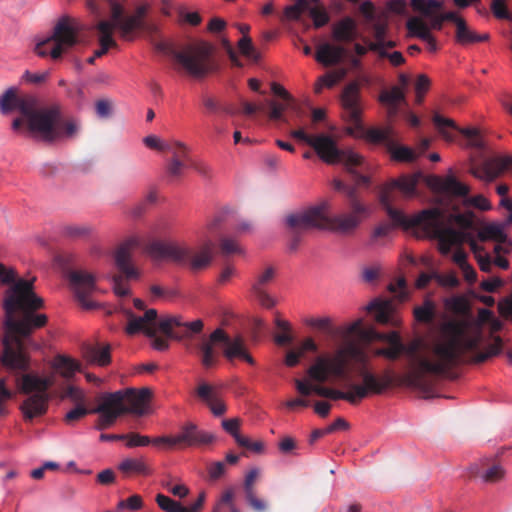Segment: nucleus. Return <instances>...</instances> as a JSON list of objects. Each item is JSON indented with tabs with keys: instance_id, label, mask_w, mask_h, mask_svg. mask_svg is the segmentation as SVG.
<instances>
[{
	"instance_id": "nucleus-1",
	"label": "nucleus",
	"mask_w": 512,
	"mask_h": 512,
	"mask_svg": "<svg viewBox=\"0 0 512 512\" xmlns=\"http://www.w3.org/2000/svg\"><path fill=\"white\" fill-rule=\"evenodd\" d=\"M15 277L14 270L0 264V280L12 284L3 301L5 336L2 363L12 370L28 371L30 357L25 351L24 340L35 329L44 327L48 318L45 314L36 313L44 307V300L34 292L35 279L15 281Z\"/></svg>"
},
{
	"instance_id": "nucleus-2",
	"label": "nucleus",
	"mask_w": 512,
	"mask_h": 512,
	"mask_svg": "<svg viewBox=\"0 0 512 512\" xmlns=\"http://www.w3.org/2000/svg\"><path fill=\"white\" fill-rule=\"evenodd\" d=\"M480 341V333L469 332L465 322L450 321L444 325L441 336L431 344L429 348L431 358L419 355L421 340L415 339L409 344L403 343V354L409 358L406 382L423 392H428L426 373L447 374L467 352L476 350Z\"/></svg>"
},
{
	"instance_id": "nucleus-3",
	"label": "nucleus",
	"mask_w": 512,
	"mask_h": 512,
	"mask_svg": "<svg viewBox=\"0 0 512 512\" xmlns=\"http://www.w3.org/2000/svg\"><path fill=\"white\" fill-rule=\"evenodd\" d=\"M420 177V173L403 175L382 187L379 200L388 216L393 221V224L382 223L378 225L375 227L372 237H386L393 230L394 226H402L406 229L420 227L428 237L438 241L440 253L448 255L450 253V247L454 244L461 243L465 235L445 223V212L441 208L425 209L409 218L403 212L392 206L393 202L396 201V191H400L405 197H412L416 194V187Z\"/></svg>"
},
{
	"instance_id": "nucleus-4",
	"label": "nucleus",
	"mask_w": 512,
	"mask_h": 512,
	"mask_svg": "<svg viewBox=\"0 0 512 512\" xmlns=\"http://www.w3.org/2000/svg\"><path fill=\"white\" fill-rule=\"evenodd\" d=\"M307 375L314 383L295 379V387L301 396L307 397L312 393L331 400H345L352 405L358 404L369 395H380L393 384V376L386 372L378 376L367 368L362 367L359 375L362 384H349L348 391L323 386L330 378L346 379L348 375V358L343 350L333 356H319L308 368Z\"/></svg>"
},
{
	"instance_id": "nucleus-5",
	"label": "nucleus",
	"mask_w": 512,
	"mask_h": 512,
	"mask_svg": "<svg viewBox=\"0 0 512 512\" xmlns=\"http://www.w3.org/2000/svg\"><path fill=\"white\" fill-rule=\"evenodd\" d=\"M16 109L26 119V128L23 131L37 141L51 144L72 139L79 132L78 121L65 118L62 106L58 103L39 106L34 96H17Z\"/></svg>"
},
{
	"instance_id": "nucleus-6",
	"label": "nucleus",
	"mask_w": 512,
	"mask_h": 512,
	"mask_svg": "<svg viewBox=\"0 0 512 512\" xmlns=\"http://www.w3.org/2000/svg\"><path fill=\"white\" fill-rule=\"evenodd\" d=\"M204 327L201 319L183 322L181 317H167L158 322V328L168 338L180 341L185 349L195 354L205 369L215 367L220 360L217 348L227 341V333L217 328L210 335H200Z\"/></svg>"
},
{
	"instance_id": "nucleus-7",
	"label": "nucleus",
	"mask_w": 512,
	"mask_h": 512,
	"mask_svg": "<svg viewBox=\"0 0 512 512\" xmlns=\"http://www.w3.org/2000/svg\"><path fill=\"white\" fill-rule=\"evenodd\" d=\"M125 0H88L90 10L100 17L106 8H110L111 21L100 20L94 29L98 34L100 48L95 51V57L105 55L109 48L116 47L117 43L113 38V32L117 28L124 39H132L134 32L145 29V16L148 11L146 5L136 8L134 14L125 15L123 2Z\"/></svg>"
},
{
	"instance_id": "nucleus-8",
	"label": "nucleus",
	"mask_w": 512,
	"mask_h": 512,
	"mask_svg": "<svg viewBox=\"0 0 512 512\" xmlns=\"http://www.w3.org/2000/svg\"><path fill=\"white\" fill-rule=\"evenodd\" d=\"M151 395L152 393L148 388L140 390L128 388L108 393L103 397L101 404L91 409V413L100 414L103 420L106 421V424L112 426L122 414L133 413L143 415Z\"/></svg>"
},
{
	"instance_id": "nucleus-9",
	"label": "nucleus",
	"mask_w": 512,
	"mask_h": 512,
	"mask_svg": "<svg viewBox=\"0 0 512 512\" xmlns=\"http://www.w3.org/2000/svg\"><path fill=\"white\" fill-rule=\"evenodd\" d=\"M212 247L211 241H208L197 250L174 242L153 241L148 245L147 251L156 259L169 260L196 272L210 265L212 261Z\"/></svg>"
},
{
	"instance_id": "nucleus-10",
	"label": "nucleus",
	"mask_w": 512,
	"mask_h": 512,
	"mask_svg": "<svg viewBox=\"0 0 512 512\" xmlns=\"http://www.w3.org/2000/svg\"><path fill=\"white\" fill-rule=\"evenodd\" d=\"M360 35L358 24L351 16H345L332 25L331 37L335 44L323 43L317 47L315 59L325 67L341 63L349 55L348 46Z\"/></svg>"
},
{
	"instance_id": "nucleus-11",
	"label": "nucleus",
	"mask_w": 512,
	"mask_h": 512,
	"mask_svg": "<svg viewBox=\"0 0 512 512\" xmlns=\"http://www.w3.org/2000/svg\"><path fill=\"white\" fill-rule=\"evenodd\" d=\"M178 65L179 71L201 79L213 72L216 67L215 47L206 41H193L180 50L167 51Z\"/></svg>"
},
{
	"instance_id": "nucleus-12",
	"label": "nucleus",
	"mask_w": 512,
	"mask_h": 512,
	"mask_svg": "<svg viewBox=\"0 0 512 512\" xmlns=\"http://www.w3.org/2000/svg\"><path fill=\"white\" fill-rule=\"evenodd\" d=\"M348 210L334 216H329L330 204L323 201L313 209H318L321 220L319 229H327L341 235H352L361 225L364 219L369 216V208L360 199H352L347 202Z\"/></svg>"
},
{
	"instance_id": "nucleus-13",
	"label": "nucleus",
	"mask_w": 512,
	"mask_h": 512,
	"mask_svg": "<svg viewBox=\"0 0 512 512\" xmlns=\"http://www.w3.org/2000/svg\"><path fill=\"white\" fill-rule=\"evenodd\" d=\"M54 385L51 377H40L34 373L22 375L20 382V392L31 394L22 403L20 409L26 421H31L35 417L46 414L50 395L48 390Z\"/></svg>"
},
{
	"instance_id": "nucleus-14",
	"label": "nucleus",
	"mask_w": 512,
	"mask_h": 512,
	"mask_svg": "<svg viewBox=\"0 0 512 512\" xmlns=\"http://www.w3.org/2000/svg\"><path fill=\"white\" fill-rule=\"evenodd\" d=\"M82 30L83 26L75 19L62 17L52 35L37 43L35 51L41 57L50 55L54 60L59 59L63 52L79 43Z\"/></svg>"
},
{
	"instance_id": "nucleus-15",
	"label": "nucleus",
	"mask_w": 512,
	"mask_h": 512,
	"mask_svg": "<svg viewBox=\"0 0 512 512\" xmlns=\"http://www.w3.org/2000/svg\"><path fill=\"white\" fill-rule=\"evenodd\" d=\"M141 240L137 236H132L125 240L117 249L115 253V263L121 273L113 277L114 292L118 296H127L130 293L128 285L124 282L126 280L137 279L139 273L132 265L131 256L132 251L139 247Z\"/></svg>"
},
{
	"instance_id": "nucleus-16",
	"label": "nucleus",
	"mask_w": 512,
	"mask_h": 512,
	"mask_svg": "<svg viewBox=\"0 0 512 512\" xmlns=\"http://www.w3.org/2000/svg\"><path fill=\"white\" fill-rule=\"evenodd\" d=\"M310 146L317 156L327 164L342 163L345 166L361 165L362 157L350 150L338 148L336 140L328 134L320 133L313 137Z\"/></svg>"
},
{
	"instance_id": "nucleus-17",
	"label": "nucleus",
	"mask_w": 512,
	"mask_h": 512,
	"mask_svg": "<svg viewBox=\"0 0 512 512\" xmlns=\"http://www.w3.org/2000/svg\"><path fill=\"white\" fill-rule=\"evenodd\" d=\"M323 218L318 209L312 207L286 217V224L290 229L291 239L289 249L294 251L301 242L302 235L310 229H319Z\"/></svg>"
},
{
	"instance_id": "nucleus-18",
	"label": "nucleus",
	"mask_w": 512,
	"mask_h": 512,
	"mask_svg": "<svg viewBox=\"0 0 512 512\" xmlns=\"http://www.w3.org/2000/svg\"><path fill=\"white\" fill-rule=\"evenodd\" d=\"M369 85L370 77L366 74H359L357 79L348 83L341 94L342 107L347 115L348 121L354 125L361 123L360 87Z\"/></svg>"
},
{
	"instance_id": "nucleus-19",
	"label": "nucleus",
	"mask_w": 512,
	"mask_h": 512,
	"mask_svg": "<svg viewBox=\"0 0 512 512\" xmlns=\"http://www.w3.org/2000/svg\"><path fill=\"white\" fill-rule=\"evenodd\" d=\"M366 137L374 144H383L395 161L410 163L414 162L418 157L412 148L398 146L391 136L390 129L371 128L367 131Z\"/></svg>"
},
{
	"instance_id": "nucleus-20",
	"label": "nucleus",
	"mask_w": 512,
	"mask_h": 512,
	"mask_svg": "<svg viewBox=\"0 0 512 512\" xmlns=\"http://www.w3.org/2000/svg\"><path fill=\"white\" fill-rule=\"evenodd\" d=\"M68 279L80 305L84 309H93L95 304L89 297L97 289L96 276L86 270L75 269L69 271Z\"/></svg>"
},
{
	"instance_id": "nucleus-21",
	"label": "nucleus",
	"mask_w": 512,
	"mask_h": 512,
	"mask_svg": "<svg viewBox=\"0 0 512 512\" xmlns=\"http://www.w3.org/2000/svg\"><path fill=\"white\" fill-rule=\"evenodd\" d=\"M433 124L438 130L439 134L448 142H452L454 140V135L450 132V130L459 131L464 137H466L469 141V146L472 148H476L479 150L484 149L485 144L480 135V132L476 128H459L456 123L450 119L445 118L439 113H435L432 117Z\"/></svg>"
},
{
	"instance_id": "nucleus-22",
	"label": "nucleus",
	"mask_w": 512,
	"mask_h": 512,
	"mask_svg": "<svg viewBox=\"0 0 512 512\" xmlns=\"http://www.w3.org/2000/svg\"><path fill=\"white\" fill-rule=\"evenodd\" d=\"M427 185L436 193L445 197H466L470 189L467 185L459 182L453 175L446 177L430 176L427 178Z\"/></svg>"
},
{
	"instance_id": "nucleus-23",
	"label": "nucleus",
	"mask_w": 512,
	"mask_h": 512,
	"mask_svg": "<svg viewBox=\"0 0 512 512\" xmlns=\"http://www.w3.org/2000/svg\"><path fill=\"white\" fill-rule=\"evenodd\" d=\"M127 326L125 331L128 335H135L143 332L148 337H154L156 335V321L157 311L155 309H148L145 311L143 316H136L132 311H127Z\"/></svg>"
},
{
	"instance_id": "nucleus-24",
	"label": "nucleus",
	"mask_w": 512,
	"mask_h": 512,
	"mask_svg": "<svg viewBox=\"0 0 512 512\" xmlns=\"http://www.w3.org/2000/svg\"><path fill=\"white\" fill-rule=\"evenodd\" d=\"M215 440V435L200 429L195 423L187 422L177 434L178 447L208 445Z\"/></svg>"
},
{
	"instance_id": "nucleus-25",
	"label": "nucleus",
	"mask_w": 512,
	"mask_h": 512,
	"mask_svg": "<svg viewBox=\"0 0 512 512\" xmlns=\"http://www.w3.org/2000/svg\"><path fill=\"white\" fill-rule=\"evenodd\" d=\"M512 166V157H497L472 167L470 173L481 180L491 182L498 178L508 167Z\"/></svg>"
},
{
	"instance_id": "nucleus-26",
	"label": "nucleus",
	"mask_w": 512,
	"mask_h": 512,
	"mask_svg": "<svg viewBox=\"0 0 512 512\" xmlns=\"http://www.w3.org/2000/svg\"><path fill=\"white\" fill-rule=\"evenodd\" d=\"M367 311L374 313L378 323L390 326H399L400 319L395 313L391 300L374 299L368 306Z\"/></svg>"
},
{
	"instance_id": "nucleus-27",
	"label": "nucleus",
	"mask_w": 512,
	"mask_h": 512,
	"mask_svg": "<svg viewBox=\"0 0 512 512\" xmlns=\"http://www.w3.org/2000/svg\"><path fill=\"white\" fill-rule=\"evenodd\" d=\"M275 274L276 271L273 267H267L257 276L252 285L253 294L259 303L267 309H271L276 305V301L265 290V286L273 281Z\"/></svg>"
},
{
	"instance_id": "nucleus-28",
	"label": "nucleus",
	"mask_w": 512,
	"mask_h": 512,
	"mask_svg": "<svg viewBox=\"0 0 512 512\" xmlns=\"http://www.w3.org/2000/svg\"><path fill=\"white\" fill-rule=\"evenodd\" d=\"M223 346V354L228 361H233L234 359L238 358L246 361L251 365L254 364V359L247 352L244 339L241 336H237L232 339L227 335V341H223Z\"/></svg>"
},
{
	"instance_id": "nucleus-29",
	"label": "nucleus",
	"mask_w": 512,
	"mask_h": 512,
	"mask_svg": "<svg viewBox=\"0 0 512 512\" xmlns=\"http://www.w3.org/2000/svg\"><path fill=\"white\" fill-rule=\"evenodd\" d=\"M111 347L109 344L106 345H84L82 348L83 357L90 363L98 366H106L111 361L110 355Z\"/></svg>"
},
{
	"instance_id": "nucleus-30",
	"label": "nucleus",
	"mask_w": 512,
	"mask_h": 512,
	"mask_svg": "<svg viewBox=\"0 0 512 512\" xmlns=\"http://www.w3.org/2000/svg\"><path fill=\"white\" fill-rule=\"evenodd\" d=\"M489 38L490 35L488 33H477L466 21H459L458 27L455 29V41L462 46L486 42Z\"/></svg>"
},
{
	"instance_id": "nucleus-31",
	"label": "nucleus",
	"mask_w": 512,
	"mask_h": 512,
	"mask_svg": "<svg viewBox=\"0 0 512 512\" xmlns=\"http://www.w3.org/2000/svg\"><path fill=\"white\" fill-rule=\"evenodd\" d=\"M197 395L207 404L215 416H221L225 413L226 405L218 398L209 384L203 383L199 385L197 388Z\"/></svg>"
},
{
	"instance_id": "nucleus-32",
	"label": "nucleus",
	"mask_w": 512,
	"mask_h": 512,
	"mask_svg": "<svg viewBox=\"0 0 512 512\" xmlns=\"http://www.w3.org/2000/svg\"><path fill=\"white\" fill-rule=\"evenodd\" d=\"M410 4L414 11L421 13L429 20L433 28L434 18L439 17L443 3L439 0H410Z\"/></svg>"
},
{
	"instance_id": "nucleus-33",
	"label": "nucleus",
	"mask_w": 512,
	"mask_h": 512,
	"mask_svg": "<svg viewBox=\"0 0 512 512\" xmlns=\"http://www.w3.org/2000/svg\"><path fill=\"white\" fill-rule=\"evenodd\" d=\"M118 469L125 475H149L150 468L144 458H126L118 465Z\"/></svg>"
},
{
	"instance_id": "nucleus-34",
	"label": "nucleus",
	"mask_w": 512,
	"mask_h": 512,
	"mask_svg": "<svg viewBox=\"0 0 512 512\" xmlns=\"http://www.w3.org/2000/svg\"><path fill=\"white\" fill-rule=\"evenodd\" d=\"M405 100V95L400 87L394 86L391 90H384L379 96V101L389 108L390 115H396L398 104Z\"/></svg>"
},
{
	"instance_id": "nucleus-35",
	"label": "nucleus",
	"mask_w": 512,
	"mask_h": 512,
	"mask_svg": "<svg viewBox=\"0 0 512 512\" xmlns=\"http://www.w3.org/2000/svg\"><path fill=\"white\" fill-rule=\"evenodd\" d=\"M478 237L481 241L494 240L499 243H505L507 239L503 226L499 224H488L484 226L479 231Z\"/></svg>"
},
{
	"instance_id": "nucleus-36",
	"label": "nucleus",
	"mask_w": 512,
	"mask_h": 512,
	"mask_svg": "<svg viewBox=\"0 0 512 512\" xmlns=\"http://www.w3.org/2000/svg\"><path fill=\"white\" fill-rule=\"evenodd\" d=\"M54 367L63 377L70 378L79 370L80 365L71 358L58 356L55 359Z\"/></svg>"
},
{
	"instance_id": "nucleus-37",
	"label": "nucleus",
	"mask_w": 512,
	"mask_h": 512,
	"mask_svg": "<svg viewBox=\"0 0 512 512\" xmlns=\"http://www.w3.org/2000/svg\"><path fill=\"white\" fill-rule=\"evenodd\" d=\"M172 154V158L170 160H178L190 163L192 161L189 156L190 149L186 144L180 141H174L172 143H167L165 151Z\"/></svg>"
},
{
	"instance_id": "nucleus-38",
	"label": "nucleus",
	"mask_w": 512,
	"mask_h": 512,
	"mask_svg": "<svg viewBox=\"0 0 512 512\" xmlns=\"http://www.w3.org/2000/svg\"><path fill=\"white\" fill-rule=\"evenodd\" d=\"M244 495L245 499L248 503V505L256 512H264L267 509V503L259 499L256 496V490L254 486H246L243 485Z\"/></svg>"
},
{
	"instance_id": "nucleus-39",
	"label": "nucleus",
	"mask_w": 512,
	"mask_h": 512,
	"mask_svg": "<svg viewBox=\"0 0 512 512\" xmlns=\"http://www.w3.org/2000/svg\"><path fill=\"white\" fill-rule=\"evenodd\" d=\"M238 48L241 52V54L248 59L257 62L261 58V54L259 51L256 50V48L252 44V40L249 36L244 35L239 41H238Z\"/></svg>"
},
{
	"instance_id": "nucleus-40",
	"label": "nucleus",
	"mask_w": 512,
	"mask_h": 512,
	"mask_svg": "<svg viewBox=\"0 0 512 512\" xmlns=\"http://www.w3.org/2000/svg\"><path fill=\"white\" fill-rule=\"evenodd\" d=\"M408 30L419 38L426 40L430 38L429 27L420 18L413 17L407 21Z\"/></svg>"
},
{
	"instance_id": "nucleus-41",
	"label": "nucleus",
	"mask_w": 512,
	"mask_h": 512,
	"mask_svg": "<svg viewBox=\"0 0 512 512\" xmlns=\"http://www.w3.org/2000/svg\"><path fill=\"white\" fill-rule=\"evenodd\" d=\"M414 316L419 322H431L435 316V306L433 302L426 300L422 306L416 307L414 309Z\"/></svg>"
},
{
	"instance_id": "nucleus-42",
	"label": "nucleus",
	"mask_w": 512,
	"mask_h": 512,
	"mask_svg": "<svg viewBox=\"0 0 512 512\" xmlns=\"http://www.w3.org/2000/svg\"><path fill=\"white\" fill-rule=\"evenodd\" d=\"M446 308L451 312L464 315L469 311V302L464 296H453L446 300Z\"/></svg>"
},
{
	"instance_id": "nucleus-43",
	"label": "nucleus",
	"mask_w": 512,
	"mask_h": 512,
	"mask_svg": "<svg viewBox=\"0 0 512 512\" xmlns=\"http://www.w3.org/2000/svg\"><path fill=\"white\" fill-rule=\"evenodd\" d=\"M17 90L14 87L7 89L0 97V110L3 114H7L16 109Z\"/></svg>"
},
{
	"instance_id": "nucleus-44",
	"label": "nucleus",
	"mask_w": 512,
	"mask_h": 512,
	"mask_svg": "<svg viewBox=\"0 0 512 512\" xmlns=\"http://www.w3.org/2000/svg\"><path fill=\"white\" fill-rule=\"evenodd\" d=\"M156 502L158 506L165 512H185L186 507H183L179 502L171 499L164 494H157Z\"/></svg>"
},
{
	"instance_id": "nucleus-45",
	"label": "nucleus",
	"mask_w": 512,
	"mask_h": 512,
	"mask_svg": "<svg viewBox=\"0 0 512 512\" xmlns=\"http://www.w3.org/2000/svg\"><path fill=\"white\" fill-rule=\"evenodd\" d=\"M92 228L87 225L71 224L63 228V235L71 239H80L90 235Z\"/></svg>"
},
{
	"instance_id": "nucleus-46",
	"label": "nucleus",
	"mask_w": 512,
	"mask_h": 512,
	"mask_svg": "<svg viewBox=\"0 0 512 512\" xmlns=\"http://www.w3.org/2000/svg\"><path fill=\"white\" fill-rule=\"evenodd\" d=\"M374 40H369V50L376 52L382 48V43L386 38V25L382 23H376L373 26Z\"/></svg>"
},
{
	"instance_id": "nucleus-47",
	"label": "nucleus",
	"mask_w": 512,
	"mask_h": 512,
	"mask_svg": "<svg viewBox=\"0 0 512 512\" xmlns=\"http://www.w3.org/2000/svg\"><path fill=\"white\" fill-rule=\"evenodd\" d=\"M501 347H502V340L500 337L497 336L494 338V343L491 344L485 352L477 353L473 357V362H475V363L485 362L489 358L499 354Z\"/></svg>"
},
{
	"instance_id": "nucleus-48",
	"label": "nucleus",
	"mask_w": 512,
	"mask_h": 512,
	"mask_svg": "<svg viewBox=\"0 0 512 512\" xmlns=\"http://www.w3.org/2000/svg\"><path fill=\"white\" fill-rule=\"evenodd\" d=\"M506 2L507 0H492L491 11L497 19L512 22V14L509 12Z\"/></svg>"
},
{
	"instance_id": "nucleus-49",
	"label": "nucleus",
	"mask_w": 512,
	"mask_h": 512,
	"mask_svg": "<svg viewBox=\"0 0 512 512\" xmlns=\"http://www.w3.org/2000/svg\"><path fill=\"white\" fill-rule=\"evenodd\" d=\"M270 111L269 118L272 120H281L286 121L284 119V111L288 109V106H295V99L293 98V104H288V102L283 101V103H279L276 101L269 102Z\"/></svg>"
},
{
	"instance_id": "nucleus-50",
	"label": "nucleus",
	"mask_w": 512,
	"mask_h": 512,
	"mask_svg": "<svg viewBox=\"0 0 512 512\" xmlns=\"http://www.w3.org/2000/svg\"><path fill=\"white\" fill-rule=\"evenodd\" d=\"M373 353L375 356L384 357L390 361H396L403 354V347L388 346L376 348Z\"/></svg>"
},
{
	"instance_id": "nucleus-51",
	"label": "nucleus",
	"mask_w": 512,
	"mask_h": 512,
	"mask_svg": "<svg viewBox=\"0 0 512 512\" xmlns=\"http://www.w3.org/2000/svg\"><path fill=\"white\" fill-rule=\"evenodd\" d=\"M234 500H235V488L232 486L226 488L222 492L217 504L215 505V507L213 509V512H219L223 506H228V508L231 506H234L235 505Z\"/></svg>"
},
{
	"instance_id": "nucleus-52",
	"label": "nucleus",
	"mask_w": 512,
	"mask_h": 512,
	"mask_svg": "<svg viewBox=\"0 0 512 512\" xmlns=\"http://www.w3.org/2000/svg\"><path fill=\"white\" fill-rule=\"evenodd\" d=\"M124 440H126V446L128 448L144 447L151 444V438L149 436L140 435L134 432L125 434Z\"/></svg>"
},
{
	"instance_id": "nucleus-53",
	"label": "nucleus",
	"mask_w": 512,
	"mask_h": 512,
	"mask_svg": "<svg viewBox=\"0 0 512 512\" xmlns=\"http://www.w3.org/2000/svg\"><path fill=\"white\" fill-rule=\"evenodd\" d=\"M189 167L188 162L169 160L166 166V172L171 180L178 179L182 176L183 170Z\"/></svg>"
},
{
	"instance_id": "nucleus-54",
	"label": "nucleus",
	"mask_w": 512,
	"mask_h": 512,
	"mask_svg": "<svg viewBox=\"0 0 512 512\" xmlns=\"http://www.w3.org/2000/svg\"><path fill=\"white\" fill-rule=\"evenodd\" d=\"M306 324L312 328L324 331L330 335L334 334V328L332 327L331 319L328 317L310 318L306 320Z\"/></svg>"
},
{
	"instance_id": "nucleus-55",
	"label": "nucleus",
	"mask_w": 512,
	"mask_h": 512,
	"mask_svg": "<svg viewBox=\"0 0 512 512\" xmlns=\"http://www.w3.org/2000/svg\"><path fill=\"white\" fill-rule=\"evenodd\" d=\"M308 10V0H297L295 4L285 8V15L289 19H298L301 14Z\"/></svg>"
},
{
	"instance_id": "nucleus-56",
	"label": "nucleus",
	"mask_w": 512,
	"mask_h": 512,
	"mask_svg": "<svg viewBox=\"0 0 512 512\" xmlns=\"http://www.w3.org/2000/svg\"><path fill=\"white\" fill-rule=\"evenodd\" d=\"M444 21H451L455 24V28L458 27L459 21H465L459 17L455 12L439 13V17L434 18L433 29L441 30Z\"/></svg>"
},
{
	"instance_id": "nucleus-57",
	"label": "nucleus",
	"mask_w": 512,
	"mask_h": 512,
	"mask_svg": "<svg viewBox=\"0 0 512 512\" xmlns=\"http://www.w3.org/2000/svg\"><path fill=\"white\" fill-rule=\"evenodd\" d=\"M307 11H309L310 17L312 18L314 26L316 28H320L328 23L329 16L324 9L318 7H311Z\"/></svg>"
},
{
	"instance_id": "nucleus-58",
	"label": "nucleus",
	"mask_w": 512,
	"mask_h": 512,
	"mask_svg": "<svg viewBox=\"0 0 512 512\" xmlns=\"http://www.w3.org/2000/svg\"><path fill=\"white\" fill-rule=\"evenodd\" d=\"M505 471L500 465H493L483 474L482 479L487 483H495L504 477Z\"/></svg>"
},
{
	"instance_id": "nucleus-59",
	"label": "nucleus",
	"mask_w": 512,
	"mask_h": 512,
	"mask_svg": "<svg viewBox=\"0 0 512 512\" xmlns=\"http://www.w3.org/2000/svg\"><path fill=\"white\" fill-rule=\"evenodd\" d=\"M430 83V79L424 74H421L417 77L415 82V91L416 100L418 103L423 101V95L429 90Z\"/></svg>"
},
{
	"instance_id": "nucleus-60",
	"label": "nucleus",
	"mask_w": 512,
	"mask_h": 512,
	"mask_svg": "<svg viewBox=\"0 0 512 512\" xmlns=\"http://www.w3.org/2000/svg\"><path fill=\"white\" fill-rule=\"evenodd\" d=\"M334 189L342 192L347 197V202H351L352 199H360L357 194V187L356 186H349L343 183L341 180H334L333 181Z\"/></svg>"
},
{
	"instance_id": "nucleus-61",
	"label": "nucleus",
	"mask_w": 512,
	"mask_h": 512,
	"mask_svg": "<svg viewBox=\"0 0 512 512\" xmlns=\"http://www.w3.org/2000/svg\"><path fill=\"white\" fill-rule=\"evenodd\" d=\"M207 472L211 481H216L226 473V465L222 461L213 462L208 465Z\"/></svg>"
},
{
	"instance_id": "nucleus-62",
	"label": "nucleus",
	"mask_w": 512,
	"mask_h": 512,
	"mask_svg": "<svg viewBox=\"0 0 512 512\" xmlns=\"http://www.w3.org/2000/svg\"><path fill=\"white\" fill-rule=\"evenodd\" d=\"M379 58H387L391 65L400 66L405 63V58L399 51L389 52L384 51L382 48L375 52Z\"/></svg>"
},
{
	"instance_id": "nucleus-63",
	"label": "nucleus",
	"mask_w": 512,
	"mask_h": 512,
	"mask_svg": "<svg viewBox=\"0 0 512 512\" xmlns=\"http://www.w3.org/2000/svg\"><path fill=\"white\" fill-rule=\"evenodd\" d=\"M220 248L224 255L240 254L242 252L236 240L226 237L221 239Z\"/></svg>"
},
{
	"instance_id": "nucleus-64",
	"label": "nucleus",
	"mask_w": 512,
	"mask_h": 512,
	"mask_svg": "<svg viewBox=\"0 0 512 512\" xmlns=\"http://www.w3.org/2000/svg\"><path fill=\"white\" fill-rule=\"evenodd\" d=\"M143 506V501H142V498L141 496L139 495H132L130 496L129 498L125 499V500H121L118 505H117V508L118 509H129L131 511H136V510H139L141 509Z\"/></svg>"
}]
</instances>
